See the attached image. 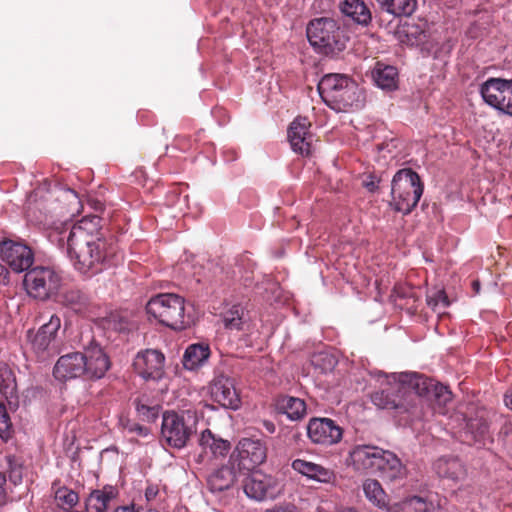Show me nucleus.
Wrapping results in <instances>:
<instances>
[{"label": "nucleus", "instance_id": "nucleus-1", "mask_svg": "<svg viewBox=\"0 0 512 512\" xmlns=\"http://www.w3.org/2000/svg\"><path fill=\"white\" fill-rule=\"evenodd\" d=\"M100 217H83L76 223L65 224L60 231L59 243L66 248L76 270L93 275L102 270V264L115 255L114 240L106 237L100 228Z\"/></svg>", "mask_w": 512, "mask_h": 512}, {"label": "nucleus", "instance_id": "nucleus-2", "mask_svg": "<svg viewBox=\"0 0 512 512\" xmlns=\"http://www.w3.org/2000/svg\"><path fill=\"white\" fill-rule=\"evenodd\" d=\"M322 100L338 109H359L363 105V93L358 85L343 74H327L317 86Z\"/></svg>", "mask_w": 512, "mask_h": 512}, {"label": "nucleus", "instance_id": "nucleus-3", "mask_svg": "<svg viewBox=\"0 0 512 512\" xmlns=\"http://www.w3.org/2000/svg\"><path fill=\"white\" fill-rule=\"evenodd\" d=\"M311 46L326 56H334L346 48L348 36L338 20L330 17L312 19L306 28Z\"/></svg>", "mask_w": 512, "mask_h": 512}, {"label": "nucleus", "instance_id": "nucleus-4", "mask_svg": "<svg viewBox=\"0 0 512 512\" xmlns=\"http://www.w3.org/2000/svg\"><path fill=\"white\" fill-rule=\"evenodd\" d=\"M200 405L202 401L196 407L183 409L181 413L167 411L163 414L161 435L167 445L176 449H182L187 445L196 432L198 414H202Z\"/></svg>", "mask_w": 512, "mask_h": 512}, {"label": "nucleus", "instance_id": "nucleus-5", "mask_svg": "<svg viewBox=\"0 0 512 512\" xmlns=\"http://www.w3.org/2000/svg\"><path fill=\"white\" fill-rule=\"evenodd\" d=\"M146 311L159 323L174 330H183L192 321L184 298L173 293L153 296L146 304Z\"/></svg>", "mask_w": 512, "mask_h": 512}, {"label": "nucleus", "instance_id": "nucleus-6", "mask_svg": "<svg viewBox=\"0 0 512 512\" xmlns=\"http://www.w3.org/2000/svg\"><path fill=\"white\" fill-rule=\"evenodd\" d=\"M423 190V183L415 171L400 169L391 182L390 206L397 212L409 214L417 206Z\"/></svg>", "mask_w": 512, "mask_h": 512}, {"label": "nucleus", "instance_id": "nucleus-7", "mask_svg": "<svg viewBox=\"0 0 512 512\" xmlns=\"http://www.w3.org/2000/svg\"><path fill=\"white\" fill-rule=\"evenodd\" d=\"M400 374H385L382 371H376L373 376L380 384V390L371 396L372 402L381 409H406V402L413 401V388L402 389L400 387Z\"/></svg>", "mask_w": 512, "mask_h": 512}, {"label": "nucleus", "instance_id": "nucleus-8", "mask_svg": "<svg viewBox=\"0 0 512 512\" xmlns=\"http://www.w3.org/2000/svg\"><path fill=\"white\" fill-rule=\"evenodd\" d=\"M61 281V276L54 269L37 266L26 272L23 283L31 297L46 300L58 292Z\"/></svg>", "mask_w": 512, "mask_h": 512}, {"label": "nucleus", "instance_id": "nucleus-9", "mask_svg": "<svg viewBox=\"0 0 512 512\" xmlns=\"http://www.w3.org/2000/svg\"><path fill=\"white\" fill-rule=\"evenodd\" d=\"M60 327V317L53 314L49 321L41 325L37 331L28 330V344L38 359L44 360L57 352L55 342Z\"/></svg>", "mask_w": 512, "mask_h": 512}, {"label": "nucleus", "instance_id": "nucleus-10", "mask_svg": "<svg viewBox=\"0 0 512 512\" xmlns=\"http://www.w3.org/2000/svg\"><path fill=\"white\" fill-rule=\"evenodd\" d=\"M480 94L486 104L512 116V80L489 78L481 84Z\"/></svg>", "mask_w": 512, "mask_h": 512}, {"label": "nucleus", "instance_id": "nucleus-11", "mask_svg": "<svg viewBox=\"0 0 512 512\" xmlns=\"http://www.w3.org/2000/svg\"><path fill=\"white\" fill-rule=\"evenodd\" d=\"M400 387L413 388L414 396L434 398L439 404H446L451 400V392L447 386L436 383L414 372H403Z\"/></svg>", "mask_w": 512, "mask_h": 512}, {"label": "nucleus", "instance_id": "nucleus-12", "mask_svg": "<svg viewBox=\"0 0 512 512\" xmlns=\"http://www.w3.org/2000/svg\"><path fill=\"white\" fill-rule=\"evenodd\" d=\"M266 459V447L260 440L243 438L231 454L229 463L239 472L252 471Z\"/></svg>", "mask_w": 512, "mask_h": 512}, {"label": "nucleus", "instance_id": "nucleus-13", "mask_svg": "<svg viewBox=\"0 0 512 512\" xmlns=\"http://www.w3.org/2000/svg\"><path fill=\"white\" fill-rule=\"evenodd\" d=\"M307 436L312 443L331 446L341 441L342 428L330 418H311L307 423Z\"/></svg>", "mask_w": 512, "mask_h": 512}, {"label": "nucleus", "instance_id": "nucleus-14", "mask_svg": "<svg viewBox=\"0 0 512 512\" xmlns=\"http://www.w3.org/2000/svg\"><path fill=\"white\" fill-rule=\"evenodd\" d=\"M0 257L17 273L28 270L34 261L33 252L27 245L12 240L0 242Z\"/></svg>", "mask_w": 512, "mask_h": 512}, {"label": "nucleus", "instance_id": "nucleus-15", "mask_svg": "<svg viewBox=\"0 0 512 512\" xmlns=\"http://www.w3.org/2000/svg\"><path fill=\"white\" fill-rule=\"evenodd\" d=\"M164 361L165 357L160 351L146 349L136 355L133 366L144 380L158 381L164 376Z\"/></svg>", "mask_w": 512, "mask_h": 512}, {"label": "nucleus", "instance_id": "nucleus-16", "mask_svg": "<svg viewBox=\"0 0 512 512\" xmlns=\"http://www.w3.org/2000/svg\"><path fill=\"white\" fill-rule=\"evenodd\" d=\"M280 488L277 480L271 475L262 473L261 471H254L244 484L245 494L257 501L266 499H273L279 493Z\"/></svg>", "mask_w": 512, "mask_h": 512}, {"label": "nucleus", "instance_id": "nucleus-17", "mask_svg": "<svg viewBox=\"0 0 512 512\" xmlns=\"http://www.w3.org/2000/svg\"><path fill=\"white\" fill-rule=\"evenodd\" d=\"M81 354L85 362L84 375L88 379H100L106 374L110 361L98 343L91 340L88 345H84V351Z\"/></svg>", "mask_w": 512, "mask_h": 512}, {"label": "nucleus", "instance_id": "nucleus-18", "mask_svg": "<svg viewBox=\"0 0 512 512\" xmlns=\"http://www.w3.org/2000/svg\"><path fill=\"white\" fill-rule=\"evenodd\" d=\"M210 395L214 402L226 409L237 410L240 407V397L234 380L228 376L219 375L212 381Z\"/></svg>", "mask_w": 512, "mask_h": 512}, {"label": "nucleus", "instance_id": "nucleus-19", "mask_svg": "<svg viewBox=\"0 0 512 512\" xmlns=\"http://www.w3.org/2000/svg\"><path fill=\"white\" fill-rule=\"evenodd\" d=\"M383 450L378 446L359 444L351 449L349 458L355 470L373 474Z\"/></svg>", "mask_w": 512, "mask_h": 512}, {"label": "nucleus", "instance_id": "nucleus-20", "mask_svg": "<svg viewBox=\"0 0 512 512\" xmlns=\"http://www.w3.org/2000/svg\"><path fill=\"white\" fill-rule=\"evenodd\" d=\"M310 121L306 117H297L288 128V140L294 152L301 155L310 153L312 135L309 132Z\"/></svg>", "mask_w": 512, "mask_h": 512}, {"label": "nucleus", "instance_id": "nucleus-21", "mask_svg": "<svg viewBox=\"0 0 512 512\" xmlns=\"http://www.w3.org/2000/svg\"><path fill=\"white\" fill-rule=\"evenodd\" d=\"M84 373L85 362L81 352H72L61 356L53 369L54 377L60 381L78 378Z\"/></svg>", "mask_w": 512, "mask_h": 512}, {"label": "nucleus", "instance_id": "nucleus-22", "mask_svg": "<svg viewBox=\"0 0 512 512\" xmlns=\"http://www.w3.org/2000/svg\"><path fill=\"white\" fill-rule=\"evenodd\" d=\"M406 472V467L395 453L383 450L373 474L385 481L393 482L402 480L406 476Z\"/></svg>", "mask_w": 512, "mask_h": 512}, {"label": "nucleus", "instance_id": "nucleus-23", "mask_svg": "<svg viewBox=\"0 0 512 512\" xmlns=\"http://www.w3.org/2000/svg\"><path fill=\"white\" fill-rule=\"evenodd\" d=\"M488 423L482 417L471 418L467 421L462 434V441L468 445L482 447L490 440Z\"/></svg>", "mask_w": 512, "mask_h": 512}, {"label": "nucleus", "instance_id": "nucleus-24", "mask_svg": "<svg viewBox=\"0 0 512 512\" xmlns=\"http://www.w3.org/2000/svg\"><path fill=\"white\" fill-rule=\"evenodd\" d=\"M294 471L302 474L308 479L320 483H330L334 480V472L322 465L309 462L303 459H295L292 464Z\"/></svg>", "mask_w": 512, "mask_h": 512}, {"label": "nucleus", "instance_id": "nucleus-25", "mask_svg": "<svg viewBox=\"0 0 512 512\" xmlns=\"http://www.w3.org/2000/svg\"><path fill=\"white\" fill-rule=\"evenodd\" d=\"M339 9L345 17L361 26H368L372 20L371 11L363 0H343Z\"/></svg>", "mask_w": 512, "mask_h": 512}, {"label": "nucleus", "instance_id": "nucleus-26", "mask_svg": "<svg viewBox=\"0 0 512 512\" xmlns=\"http://www.w3.org/2000/svg\"><path fill=\"white\" fill-rule=\"evenodd\" d=\"M236 466L224 465L208 476L207 485L211 492H222L229 489L236 479L238 473Z\"/></svg>", "mask_w": 512, "mask_h": 512}, {"label": "nucleus", "instance_id": "nucleus-27", "mask_svg": "<svg viewBox=\"0 0 512 512\" xmlns=\"http://www.w3.org/2000/svg\"><path fill=\"white\" fill-rule=\"evenodd\" d=\"M434 470L441 478L460 481L466 476V468L456 457H441L434 463Z\"/></svg>", "mask_w": 512, "mask_h": 512}, {"label": "nucleus", "instance_id": "nucleus-28", "mask_svg": "<svg viewBox=\"0 0 512 512\" xmlns=\"http://www.w3.org/2000/svg\"><path fill=\"white\" fill-rule=\"evenodd\" d=\"M198 444L206 455L210 453L215 459L226 456L230 450V443L217 437L209 429L202 431Z\"/></svg>", "mask_w": 512, "mask_h": 512}, {"label": "nucleus", "instance_id": "nucleus-29", "mask_svg": "<svg viewBox=\"0 0 512 512\" xmlns=\"http://www.w3.org/2000/svg\"><path fill=\"white\" fill-rule=\"evenodd\" d=\"M116 498V491L113 487L107 486L102 490H94L86 499L87 512H107L112 507Z\"/></svg>", "mask_w": 512, "mask_h": 512}, {"label": "nucleus", "instance_id": "nucleus-30", "mask_svg": "<svg viewBox=\"0 0 512 512\" xmlns=\"http://www.w3.org/2000/svg\"><path fill=\"white\" fill-rule=\"evenodd\" d=\"M277 410L291 421H298L306 415L304 400L293 396H281L276 403Z\"/></svg>", "mask_w": 512, "mask_h": 512}, {"label": "nucleus", "instance_id": "nucleus-31", "mask_svg": "<svg viewBox=\"0 0 512 512\" xmlns=\"http://www.w3.org/2000/svg\"><path fill=\"white\" fill-rule=\"evenodd\" d=\"M372 76L375 84L383 90H393L397 88L398 71L396 67L377 62Z\"/></svg>", "mask_w": 512, "mask_h": 512}, {"label": "nucleus", "instance_id": "nucleus-32", "mask_svg": "<svg viewBox=\"0 0 512 512\" xmlns=\"http://www.w3.org/2000/svg\"><path fill=\"white\" fill-rule=\"evenodd\" d=\"M209 355L208 345L192 344L184 353L183 366L188 370H196L208 360Z\"/></svg>", "mask_w": 512, "mask_h": 512}, {"label": "nucleus", "instance_id": "nucleus-33", "mask_svg": "<svg viewBox=\"0 0 512 512\" xmlns=\"http://www.w3.org/2000/svg\"><path fill=\"white\" fill-rule=\"evenodd\" d=\"M382 10L394 16H410L416 9V0H376Z\"/></svg>", "mask_w": 512, "mask_h": 512}, {"label": "nucleus", "instance_id": "nucleus-34", "mask_svg": "<svg viewBox=\"0 0 512 512\" xmlns=\"http://www.w3.org/2000/svg\"><path fill=\"white\" fill-rule=\"evenodd\" d=\"M363 492L366 498L379 508L388 505V497L381 484L375 479H367L363 483Z\"/></svg>", "mask_w": 512, "mask_h": 512}, {"label": "nucleus", "instance_id": "nucleus-35", "mask_svg": "<svg viewBox=\"0 0 512 512\" xmlns=\"http://www.w3.org/2000/svg\"><path fill=\"white\" fill-rule=\"evenodd\" d=\"M59 302L75 312H80L86 305V297L80 290L68 289L59 295Z\"/></svg>", "mask_w": 512, "mask_h": 512}, {"label": "nucleus", "instance_id": "nucleus-36", "mask_svg": "<svg viewBox=\"0 0 512 512\" xmlns=\"http://www.w3.org/2000/svg\"><path fill=\"white\" fill-rule=\"evenodd\" d=\"M55 500L60 508L70 509L78 503L79 497L73 490L62 487L55 492Z\"/></svg>", "mask_w": 512, "mask_h": 512}, {"label": "nucleus", "instance_id": "nucleus-37", "mask_svg": "<svg viewBox=\"0 0 512 512\" xmlns=\"http://www.w3.org/2000/svg\"><path fill=\"white\" fill-rule=\"evenodd\" d=\"M427 304L434 311L442 312L450 304L443 289H434L427 294Z\"/></svg>", "mask_w": 512, "mask_h": 512}, {"label": "nucleus", "instance_id": "nucleus-38", "mask_svg": "<svg viewBox=\"0 0 512 512\" xmlns=\"http://www.w3.org/2000/svg\"><path fill=\"white\" fill-rule=\"evenodd\" d=\"M243 310L240 306H233L223 315V323L227 329L241 330L243 325Z\"/></svg>", "mask_w": 512, "mask_h": 512}, {"label": "nucleus", "instance_id": "nucleus-39", "mask_svg": "<svg viewBox=\"0 0 512 512\" xmlns=\"http://www.w3.org/2000/svg\"><path fill=\"white\" fill-rule=\"evenodd\" d=\"M136 411L141 420L153 422L159 416L160 406L157 404L149 405L143 402V400H138L136 402Z\"/></svg>", "mask_w": 512, "mask_h": 512}, {"label": "nucleus", "instance_id": "nucleus-40", "mask_svg": "<svg viewBox=\"0 0 512 512\" xmlns=\"http://www.w3.org/2000/svg\"><path fill=\"white\" fill-rule=\"evenodd\" d=\"M9 480L14 485H18L23 479V466L14 456H7Z\"/></svg>", "mask_w": 512, "mask_h": 512}, {"label": "nucleus", "instance_id": "nucleus-41", "mask_svg": "<svg viewBox=\"0 0 512 512\" xmlns=\"http://www.w3.org/2000/svg\"><path fill=\"white\" fill-rule=\"evenodd\" d=\"M16 390V382L11 371L5 369L0 373V392L6 397H12Z\"/></svg>", "mask_w": 512, "mask_h": 512}, {"label": "nucleus", "instance_id": "nucleus-42", "mask_svg": "<svg viewBox=\"0 0 512 512\" xmlns=\"http://www.w3.org/2000/svg\"><path fill=\"white\" fill-rule=\"evenodd\" d=\"M12 423L4 404L0 403V437L7 439L11 432Z\"/></svg>", "mask_w": 512, "mask_h": 512}, {"label": "nucleus", "instance_id": "nucleus-43", "mask_svg": "<svg viewBox=\"0 0 512 512\" xmlns=\"http://www.w3.org/2000/svg\"><path fill=\"white\" fill-rule=\"evenodd\" d=\"M408 505L414 512H436L434 504L426 502L421 497H412L409 500Z\"/></svg>", "mask_w": 512, "mask_h": 512}, {"label": "nucleus", "instance_id": "nucleus-44", "mask_svg": "<svg viewBox=\"0 0 512 512\" xmlns=\"http://www.w3.org/2000/svg\"><path fill=\"white\" fill-rule=\"evenodd\" d=\"M122 425L126 432L136 434L139 437H147L150 434V431L147 427L136 422H131L130 420H126L122 423Z\"/></svg>", "mask_w": 512, "mask_h": 512}, {"label": "nucleus", "instance_id": "nucleus-45", "mask_svg": "<svg viewBox=\"0 0 512 512\" xmlns=\"http://www.w3.org/2000/svg\"><path fill=\"white\" fill-rule=\"evenodd\" d=\"M160 493V488L158 484L155 483H148L146 489H145V498L147 502H153L157 499L158 495Z\"/></svg>", "mask_w": 512, "mask_h": 512}, {"label": "nucleus", "instance_id": "nucleus-46", "mask_svg": "<svg viewBox=\"0 0 512 512\" xmlns=\"http://www.w3.org/2000/svg\"><path fill=\"white\" fill-rule=\"evenodd\" d=\"M378 184H379V180L376 176L374 175H368L364 180H363V185L364 187L369 191V192H375L377 189H378Z\"/></svg>", "mask_w": 512, "mask_h": 512}, {"label": "nucleus", "instance_id": "nucleus-47", "mask_svg": "<svg viewBox=\"0 0 512 512\" xmlns=\"http://www.w3.org/2000/svg\"><path fill=\"white\" fill-rule=\"evenodd\" d=\"M7 479L3 472H0V506L5 505L7 502V493L5 489Z\"/></svg>", "mask_w": 512, "mask_h": 512}, {"label": "nucleus", "instance_id": "nucleus-48", "mask_svg": "<svg viewBox=\"0 0 512 512\" xmlns=\"http://www.w3.org/2000/svg\"><path fill=\"white\" fill-rule=\"evenodd\" d=\"M263 427L270 434H273L276 431L275 424L272 421H269V420L263 421Z\"/></svg>", "mask_w": 512, "mask_h": 512}, {"label": "nucleus", "instance_id": "nucleus-49", "mask_svg": "<svg viewBox=\"0 0 512 512\" xmlns=\"http://www.w3.org/2000/svg\"><path fill=\"white\" fill-rule=\"evenodd\" d=\"M8 270L6 266L0 263V283H5L7 281Z\"/></svg>", "mask_w": 512, "mask_h": 512}, {"label": "nucleus", "instance_id": "nucleus-50", "mask_svg": "<svg viewBox=\"0 0 512 512\" xmlns=\"http://www.w3.org/2000/svg\"><path fill=\"white\" fill-rule=\"evenodd\" d=\"M268 512H295L294 507L286 506V507H275Z\"/></svg>", "mask_w": 512, "mask_h": 512}, {"label": "nucleus", "instance_id": "nucleus-51", "mask_svg": "<svg viewBox=\"0 0 512 512\" xmlns=\"http://www.w3.org/2000/svg\"><path fill=\"white\" fill-rule=\"evenodd\" d=\"M504 402L507 408L512 410V391H508L504 396Z\"/></svg>", "mask_w": 512, "mask_h": 512}, {"label": "nucleus", "instance_id": "nucleus-52", "mask_svg": "<svg viewBox=\"0 0 512 512\" xmlns=\"http://www.w3.org/2000/svg\"><path fill=\"white\" fill-rule=\"evenodd\" d=\"M427 40V35L424 31H421L419 36L416 38V44H424Z\"/></svg>", "mask_w": 512, "mask_h": 512}, {"label": "nucleus", "instance_id": "nucleus-53", "mask_svg": "<svg viewBox=\"0 0 512 512\" xmlns=\"http://www.w3.org/2000/svg\"><path fill=\"white\" fill-rule=\"evenodd\" d=\"M114 512H134V510L129 507L122 506L115 508Z\"/></svg>", "mask_w": 512, "mask_h": 512}, {"label": "nucleus", "instance_id": "nucleus-54", "mask_svg": "<svg viewBox=\"0 0 512 512\" xmlns=\"http://www.w3.org/2000/svg\"><path fill=\"white\" fill-rule=\"evenodd\" d=\"M472 287H473V289H474L476 294L479 293V291H480V283H479V281H477V280L473 281L472 282Z\"/></svg>", "mask_w": 512, "mask_h": 512}, {"label": "nucleus", "instance_id": "nucleus-55", "mask_svg": "<svg viewBox=\"0 0 512 512\" xmlns=\"http://www.w3.org/2000/svg\"><path fill=\"white\" fill-rule=\"evenodd\" d=\"M335 364V361L332 357H329V366L333 367Z\"/></svg>", "mask_w": 512, "mask_h": 512}, {"label": "nucleus", "instance_id": "nucleus-56", "mask_svg": "<svg viewBox=\"0 0 512 512\" xmlns=\"http://www.w3.org/2000/svg\"><path fill=\"white\" fill-rule=\"evenodd\" d=\"M341 512H358V511H356L355 509H352V508H347V509L342 510Z\"/></svg>", "mask_w": 512, "mask_h": 512}, {"label": "nucleus", "instance_id": "nucleus-57", "mask_svg": "<svg viewBox=\"0 0 512 512\" xmlns=\"http://www.w3.org/2000/svg\"><path fill=\"white\" fill-rule=\"evenodd\" d=\"M199 462H204V456L199 455Z\"/></svg>", "mask_w": 512, "mask_h": 512}, {"label": "nucleus", "instance_id": "nucleus-58", "mask_svg": "<svg viewBox=\"0 0 512 512\" xmlns=\"http://www.w3.org/2000/svg\"><path fill=\"white\" fill-rule=\"evenodd\" d=\"M411 29H413V27ZM408 35H414V32L412 30H409Z\"/></svg>", "mask_w": 512, "mask_h": 512}]
</instances>
